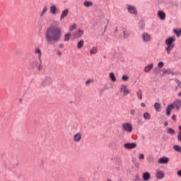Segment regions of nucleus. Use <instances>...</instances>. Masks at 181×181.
<instances>
[{"label": "nucleus", "mask_w": 181, "mask_h": 181, "mask_svg": "<svg viewBox=\"0 0 181 181\" xmlns=\"http://www.w3.org/2000/svg\"><path fill=\"white\" fill-rule=\"evenodd\" d=\"M71 35V34L70 33H68L66 34H65L64 35V41L65 42H69L70 40V36Z\"/></svg>", "instance_id": "nucleus-26"}, {"label": "nucleus", "mask_w": 181, "mask_h": 181, "mask_svg": "<svg viewBox=\"0 0 181 181\" xmlns=\"http://www.w3.org/2000/svg\"><path fill=\"white\" fill-rule=\"evenodd\" d=\"M122 130L125 132H128V134H131L134 128L132 127V124L129 122L123 123L122 125Z\"/></svg>", "instance_id": "nucleus-4"}, {"label": "nucleus", "mask_w": 181, "mask_h": 181, "mask_svg": "<svg viewBox=\"0 0 181 181\" xmlns=\"http://www.w3.org/2000/svg\"><path fill=\"white\" fill-rule=\"evenodd\" d=\"M73 141L76 143L80 142V141H81V132H77L74 134Z\"/></svg>", "instance_id": "nucleus-9"}, {"label": "nucleus", "mask_w": 181, "mask_h": 181, "mask_svg": "<svg viewBox=\"0 0 181 181\" xmlns=\"http://www.w3.org/2000/svg\"><path fill=\"white\" fill-rule=\"evenodd\" d=\"M162 73H163V76H165V74H172V76H173L175 74L173 71H170V69H163Z\"/></svg>", "instance_id": "nucleus-19"}, {"label": "nucleus", "mask_w": 181, "mask_h": 181, "mask_svg": "<svg viewBox=\"0 0 181 181\" xmlns=\"http://www.w3.org/2000/svg\"><path fill=\"white\" fill-rule=\"evenodd\" d=\"M91 83H94V80L93 79H88L86 81V86H90V84H91Z\"/></svg>", "instance_id": "nucleus-35"}, {"label": "nucleus", "mask_w": 181, "mask_h": 181, "mask_svg": "<svg viewBox=\"0 0 181 181\" xmlns=\"http://www.w3.org/2000/svg\"><path fill=\"white\" fill-rule=\"evenodd\" d=\"M62 39V28L57 25H51L45 32V40L47 43L59 42Z\"/></svg>", "instance_id": "nucleus-1"}, {"label": "nucleus", "mask_w": 181, "mask_h": 181, "mask_svg": "<svg viewBox=\"0 0 181 181\" xmlns=\"http://www.w3.org/2000/svg\"><path fill=\"white\" fill-rule=\"evenodd\" d=\"M52 78H47L43 81V85L44 86H50L52 84Z\"/></svg>", "instance_id": "nucleus-20"}, {"label": "nucleus", "mask_w": 181, "mask_h": 181, "mask_svg": "<svg viewBox=\"0 0 181 181\" xmlns=\"http://www.w3.org/2000/svg\"><path fill=\"white\" fill-rule=\"evenodd\" d=\"M42 61L40 62V64H39V66H38V68H37V70L39 71H40L41 70H42Z\"/></svg>", "instance_id": "nucleus-41"}, {"label": "nucleus", "mask_w": 181, "mask_h": 181, "mask_svg": "<svg viewBox=\"0 0 181 181\" xmlns=\"http://www.w3.org/2000/svg\"><path fill=\"white\" fill-rule=\"evenodd\" d=\"M130 115H135V110H132L130 111Z\"/></svg>", "instance_id": "nucleus-43"}, {"label": "nucleus", "mask_w": 181, "mask_h": 181, "mask_svg": "<svg viewBox=\"0 0 181 181\" xmlns=\"http://www.w3.org/2000/svg\"><path fill=\"white\" fill-rule=\"evenodd\" d=\"M84 46V40H81L77 44V49H82Z\"/></svg>", "instance_id": "nucleus-22"}, {"label": "nucleus", "mask_w": 181, "mask_h": 181, "mask_svg": "<svg viewBox=\"0 0 181 181\" xmlns=\"http://www.w3.org/2000/svg\"><path fill=\"white\" fill-rule=\"evenodd\" d=\"M49 12L52 15H57V7L56 5H52L49 8Z\"/></svg>", "instance_id": "nucleus-13"}, {"label": "nucleus", "mask_w": 181, "mask_h": 181, "mask_svg": "<svg viewBox=\"0 0 181 181\" xmlns=\"http://www.w3.org/2000/svg\"><path fill=\"white\" fill-rule=\"evenodd\" d=\"M35 54H37L38 56V59L40 62H42V50H40V48L36 47L35 50Z\"/></svg>", "instance_id": "nucleus-14"}, {"label": "nucleus", "mask_w": 181, "mask_h": 181, "mask_svg": "<svg viewBox=\"0 0 181 181\" xmlns=\"http://www.w3.org/2000/svg\"><path fill=\"white\" fill-rule=\"evenodd\" d=\"M142 40L145 43H148V42H151V35H149L148 33H144L141 35Z\"/></svg>", "instance_id": "nucleus-6"}, {"label": "nucleus", "mask_w": 181, "mask_h": 181, "mask_svg": "<svg viewBox=\"0 0 181 181\" xmlns=\"http://www.w3.org/2000/svg\"><path fill=\"white\" fill-rule=\"evenodd\" d=\"M137 124H138L139 125H142V124H144V122H142L141 119H139V120L137 121Z\"/></svg>", "instance_id": "nucleus-42"}, {"label": "nucleus", "mask_w": 181, "mask_h": 181, "mask_svg": "<svg viewBox=\"0 0 181 181\" xmlns=\"http://www.w3.org/2000/svg\"><path fill=\"white\" fill-rule=\"evenodd\" d=\"M176 108V111H179V110H180L181 107V100L179 99L175 100L173 102V104L169 105L167 107L166 109V115L169 116L170 115V111H172V110H173V108Z\"/></svg>", "instance_id": "nucleus-2"}, {"label": "nucleus", "mask_w": 181, "mask_h": 181, "mask_svg": "<svg viewBox=\"0 0 181 181\" xmlns=\"http://www.w3.org/2000/svg\"><path fill=\"white\" fill-rule=\"evenodd\" d=\"M179 129L181 132V126H179Z\"/></svg>", "instance_id": "nucleus-53"}, {"label": "nucleus", "mask_w": 181, "mask_h": 181, "mask_svg": "<svg viewBox=\"0 0 181 181\" xmlns=\"http://www.w3.org/2000/svg\"><path fill=\"white\" fill-rule=\"evenodd\" d=\"M117 30H118V28H116L115 32H117Z\"/></svg>", "instance_id": "nucleus-54"}, {"label": "nucleus", "mask_w": 181, "mask_h": 181, "mask_svg": "<svg viewBox=\"0 0 181 181\" xmlns=\"http://www.w3.org/2000/svg\"><path fill=\"white\" fill-rule=\"evenodd\" d=\"M67 15H69V8H66L62 12L61 16H60V21H63V19H64V18H66Z\"/></svg>", "instance_id": "nucleus-15"}, {"label": "nucleus", "mask_w": 181, "mask_h": 181, "mask_svg": "<svg viewBox=\"0 0 181 181\" xmlns=\"http://www.w3.org/2000/svg\"><path fill=\"white\" fill-rule=\"evenodd\" d=\"M154 73L156 74H158V73H159V68L158 67H156L155 69H154Z\"/></svg>", "instance_id": "nucleus-40"}, {"label": "nucleus", "mask_w": 181, "mask_h": 181, "mask_svg": "<svg viewBox=\"0 0 181 181\" xmlns=\"http://www.w3.org/2000/svg\"><path fill=\"white\" fill-rule=\"evenodd\" d=\"M172 119H173V121H176V115H173Z\"/></svg>", "instance_id": "nucleus-45"}, {"label": "nucleus", "mask_w": 181, "mask_h": 181, "mask_svg": "<svg viewBox=\"0 0 181 181\" xmlns=\"http://www.w3.org/2000/svg\"><path fill=\"white\" fill-rule=\"evenodd\" d=\"M165 66V63L163 62H160L158 64V67L159 69H162Z\"/></svg>", "instance_id": "nucleus-36"}, {"label": "nucleus", "mask_w": 181, "mask_h": 181, "mask_svg": "<svg viewBox=\"0 0 181 181\" xmlns=\"http://www.w3.org/2000/svg\"><path fill=\"white\" fill-rule=\"evenodd\" d=\"M120 91L123 93V95H128V94H129L130 93L129 90L128 89V88H127V86L125 85H122L120 86Z\"/></svg>", "instance_id": "nucleus-8"}, {"label": "nucleus", "mask_w": 181, "mask_h": 181, "mask_svg": "<svg viewBox=\"0 0 181 181\" xmlns=\"http://www.w3.org/2000/svg\"><path fill=\"white\" fill-rule=\"evenodd\" d=\"M47 9H48L47 6H45L43 8V10H42V13H41L40 16H43V15H45V13H46V12H47Z\"/></svg>", "instance_id": "nucleus-33"}, {"label": "nucleus", "mask_w": 181, "mask_h": 181, "mask_svg": "<svg viewBox=\"0 0 181 181\" xmlns=\"http://www.w3.org/2000/svg\"><path fill=\"white\" fill-rule=\"evenodd\" d=\"M167 132H168V134H170V135H173L175 134V130L172 128H168Z\"/></svg>", "instance_id": "nucleus-30"}, {"label": "nucleus", "mask_w": 181, "mask_h": 181, "mask_svg": "<svg viewBox=\"0 0 181 181\" xmlns=\"http://www.w3.org/2000/svg\"><path fill=\"white\" fill-rule=\"evenodd\" d=\"M83 35H84V30H78L76 31L75 33H74L72 34V36H73V37H74V39H80V37H81V36H83Z\"/></svg>", "instance_id": "nucleus-5"}, {"label": "nucleus", "mask_w": 181, "mask_h": 181, "mask_svg": "<svg viewBox=\"0 0 181 181\" xmlns=\"http://www.w3.org/2000/svg\"><path fill=\"white\" fill-rule=\"evenodd\" d=\"M152 69H153V64H150L144 67V71L145 73H149Z\"/></svg>", "instance_id": "nucleus-18"}, {"label": "nucleus", "mask_w": 181, "mask_h": 181, "mask_svg": "<svg viewBox=\"0 0 181 181\" xmlns=\"http://www.w3.org/2000/svg\"><path fill=\"white\" fill-rule=\"evenodd\" d=\"M39 64V62L37 61L33 62V69H35V67H37Z\"/></svg>", "instance_id": "nucleus-37"}, {"label": "nucleus", "mask_w": 181, "mask_h": 181, "mask_svg": "<svg viewBox=\"0 0 181 181\" xmlns=\"http://www.w3.org/2000/svg\"><path fill=\"white\" fill-rule=\"evenodd\" d=\"M124 39H127V37H128V36H127V35H125V31H124Z\"/></svg>", "instance_id": "nucleus-49"}, {"label": "nucleus", "mask_w": 181, "mask_h": 181, "mask_svg": "<svg viewBox=\"0 0 181 181\" xmlns=\"http://www.w3.org/2000/svg\"><path fill=\"white\" fill-rule=\"evenodd\" d=\"M177 140L179 141V142H181V132L180 131L178 132Z\"/></svg>", "instance_id": "nucleus-38"}, {"label": "nucleus", "mask_w": 181, "mask_h": 181, "mask_svg": "<svg viewBox=\"0 0 181 181\" xmlns=\"http://www.w3.org/2000/svg\"><path fill=\"white\" fill-rule=\"evenodd\" d=\"M83 5L86 8H90V6H93V2L86 1L83 2Z\"/></svg>", "instance_id": "nucleus-25"}, {"label": "nucleus", "mask_w": 181, "mask_h": 181, "mask_svg": "<svg viewBox=\"0 0 181 181\" xmlns=\"http://www.w3.org/2000/svg\"><path fill=\"white\" fill-rule=\"evenodd\" d=\"M176 81H177V84L179 88H181V83H180V81H179L177 80Z\"/></svg>", "instance_id": "nucleus-44"}, {"label": "nucleus", "mask_w": 181, "mask_h": 181, "mask_svg": "<svg viewBox=\"0 0 181 181\" xmlns=\"http://www.w3.org/2000/svg\"><path fill=\"white\" fill-rule=\"evenodd\" d=\"M127 11L129 13H131L132 15H138V11L134 6H128Z\"/></svg>", "instance_id": "nucleus-7"}, {"label": "nucleus", "mask_w": 181, "mask_h": 181, "mask_svg": "<svg viewBox=\"0 0 181 181\" xmlns=\"http://www.w3.org/2000/svg\"><path fill=\"white\" fill-rule=\"evenodd\" d=\"M122 81H128L129 80V76L128 75H123L122 76Z\"/></svg>", "instance_id": "nucleus-31"}, {"label": "nucleus", "mask_w": 181, "mask_h": 181, "mask_svg": "<svg viewBox=\"0 0 181 181\" xmlns=\"http://www.w3.org/2000/svg\"><path fill=\"white\" fill-rule=\"evenodd\" d=\"M169 158L168 157H162L158 159V163H168Z\"/></svg>", "instance_id": "nucleus-17"}, {"label": "nucleus", "mask_w": 181, "mask_h": 181, "mask_svg": "<svg viewBox=\"0 0 181 181\" xmlns=\"http://www.w3.org/2000/svg\"><path fill=\"white\" fill-rule=\"evenodd\" d=\"M158 16L160 21H165V19H166V13L163 11H158Z\"/></svg>", "instance_id": "nucleus-12"}, {"label": "nucleus", "mask_w": 181, "mask_h": 181, "mask_svg": "<svg viewBox=\"0 0 181 181\" xmlns=\"http://www.w3.org/2000/svg\"><path fill=\"white\" fill-rule=\"evenodd\" d=\"M141 107H146L145 103H141Z\"/></svg>", "instance_id": "nucleus-50"}, {"label": "nucleus", "mask_w": 181, "mask_h": 181, "mask_svg": "<svg viewBox=\"0 0 181 181\" xmlns=\"http://www.w3.org/2000/svg\"><path fill=\"white\" fill-rule=\"evenodd\" d=\"M173 148L175 149V151H176L177 152H181V146L179 145H175L173 146Z\"/></svg>", "instance_id": "nucleus-29"}, {"label": "nucleus", "mask_w": 181, "mask_h": 181, "mask_svg": "<svg viewBox=\"0 0 181 181\" xmlns=\"http://www.w3.org/2000/svg\"><path fill=\"white\" fill-rule=\"evenodd\" d=\"M164 125H165V127H168V122H165V123H164Z\"/></svg>", "instance_id": "nucleus-51"}, {"label": "nucleus", "mask_w": 181, "mask_h": 181, "mask_svg": "<svg viewBox=\"0 0 181 181\" xmlns=\"http://www.w3.org/2000/svg\"><path fill=\"white\" fill-rule=\"evenodd\" d=\"M178 97H181V92L178 93Z\"/></svg>", "instance_id": "nucleus-52"}, {"label": "nucleus", "mask_w": 181, "mask_h": 181, "mask_svg": "<svg viewBox=\"0 0 181 181\" xmlns=\"http://www.w3.org/2000/svg\"><path fill=\"white\" fill-rule=\"evenodd\" d=\"M136 180H139V175H136Z\"/></svg>", "instance_id": "nucleus-47"}, {"label": "nucleus", "mask_w": 181, "mask_h": 181, "mask_svg": "<svg viewBox=\"0 0 181 181\" xmlns=\"http://www.w3.org/2000/svg\"><path fill=\"white\" fill-rule=\"evenodd\" d=\"M175 42H176V38L175 37H168L165 40V50L167 51L168 54H170V51L175 47Z\"/></svg>", "instance_id": "nucleus-3"}, {"label": "nucleus", "mask_w": 181, "mask_h": 181, "mask_svg": "<svg viewBox=\"0 0 181 181\" xmlns=\"http://www.w3.org/2000/svg\"><path fill=\"white\" fill-rule=\"evenodd\" d=\"M57 54L58 56H61V55H62V52L57 51Z\"/></svg>", "instance_id": "nucleus-46"}, {"label": "nucleus", "mask_w": 181, "mask_h": 181, "mask_svg": "<svg viewBox=\"0 0 181 181\" xmlns=\"http://www.w3.org/2000/svg\"><path fill=\"white\" fill-rule=\"evenodd\" d=\"M109 77L111 81H112L113 83H115V81H117V77H115V74H114V72L110 73Z\"/></svg>", "instance_id": "nucleus-21"}, {"label": "nucleus", "mask_w": 181, "mask_h": 181, "mask_svg": "<svg viewBox=\"0 0 181 181\" xmlns=\"http://www.w3.org/2000/svg\"><path fill=\"white\" fill-rule=\"evenodd\" d=\"M177 175H178V176H181V170H180L177 172Z\"/></svg>", "instance_id": "nucleus-48"}, {"label": "nucleus", "mask_w": 181, "mask_h": 181, "mask_svg": "<svg viewBox=\"0 0 181 181\" xmlns=\"http://www.w3.org/2000/svg\"><path fill=\"white\" fill-rule=\"evenodd\" d=\"M144 119H151V115L148 112L144 113Z\"/></svg>", "instance_id": "nucleus-32"}, {"label": "nucleus", "mask_w": 181, "mask_h": 181, "mask_svg": "<svg viewBox=\"0 0 181 181\" xmlns=\"http://www.w3.org/2000/svg\"><path fill=\"white\" fill-rule=\"evenodd\" d=\"M97 52H98L97 47H93L90 50V54H97Z\"/></svg>", "instance_id": "nucleus-24"}, {"label": "nucleus", "mask_w": 181, "mask_h": 181, "mask_svg": "<svg viewBox=\"0 0 181 181\" xmlns=\"http://www.w3.org/2000/svg\"><path fill=\"white\" fill-rule=\"evenodd\" d=\"M174 33H175L176 36H177V37H179L180 36H181V29L177 30L176 29L173 30Z\"/></svg>", "instance_id": "nucleus-28"}, {"label": "nucleus", "mask_w": 181, "mask_h": 181, "mask_svg": "<svg viewBox=\"0 0 181 181\" xmlns=\"http://www.w3.org/2000/svg\"><path fill=\"white\" fill-rule=\"evenodd\" d=\"M156 177H157V179H163V177H165V173L162 170H157L156 173Z\"/></svg>", "instance_id": "nucleus-11"}, {"label": "nucleus", "mask_w": 181, "mask_h": 181, "mask_svg": "<svg viewBox=\"0 0 181 181\" xmlns=\"http://www.w3.org/2000/svg\"><path fill=\"white\" fill-rule=\"evenodd\" d=\"M136 95L139 98V100H142V90L141 89H139L137 93H136Z\"/></svg>", "instance_id": "nucleus-27"}, {"label": "nucleus", "mask_w": 181, "mask_h": 181, "mask_svg": "<svg viewBox=\"0 0 181 181\" xmlns=\"http://www.w3.org/2000/svg\"><path fill=\"white\" fill-rule=\"evenodd\" d=\"M77 25L76 23H74L71 27L69 28V31L73 32L74 29H76V27Z\"/></svg>", "instance_id": "nucleus-34"}, {"label": "nucleus", "mask_w": 181, "mask_h": 181, "mask_svg": "<svg viewBox=\"0 0 181 181\" xmlns=\"http://www.w3.org/2000/svg\"><path fill=\"white\" fill-rule=\"evenodd\" d=\"M125 149H135L136 148V144L135 143H126L124 144Z\"/></svg>", "instance_id": "nucleus-10"}, {"label": "nucleus", "mask_w": 181, "mask_h": 181, "mask_svg": "<svg viewBox=\"0 0 181 181\" xmlns=\"http://www.w3.org/2000/svg\"><path fill=\"white\" fill-rule=\"evenodd\" d=\"M151 179V173L146 172L143 174V180L148 181Z\"/></svg>", "instance_id": "nucleus-16"}, {"label": "nucleus", "mask_w": 181, "mask_h": 181, "mask_svg": "<svg viewBox=\"0 0 181 181\" xmlns=\"http://www.w3.org/2000/svg\"><path fill=\"white\" fill-rule=\"evenodd\" d=\"M154 108L157 112H160V104L159 103H156L154 104Z\"/></svg>", "instance_id": "nucleus-23"}, {"label": "nucleus", "mask_w": 181, "mask_h": 181, "mask_svg": "<svg viewBox=\"0 0 181 181\" xmlns=\"http://www.w3.org/2000/svg\"><path fill=\"white\" fill-rule=\"evenodd\" d=\"M139 159H141V160L145 159V156L144 155V153L139 154Z\"/></svg>", "instance_id": "nucleus-39"}]
</instances>
